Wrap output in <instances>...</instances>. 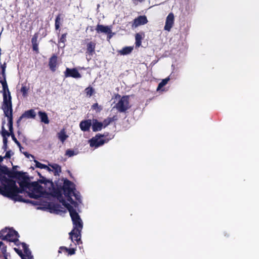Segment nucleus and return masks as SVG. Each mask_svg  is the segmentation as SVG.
<instances>
[{"label":"nucleus","instance_id":"nucleus-41","mask_svg":"<svg viewBox=\"0 0 259 259\" xmlns=\"http://www.w3.org/2000/svg\"><path fill=\"white\" fill-rule=\"evenodd\" d=\"M76 249L72 248H68L67 253L68 255H73L75 253Z\"/></svg>","mask_w":259,"mask_h":259},{"label":"nucleus","instance_id":"nucleus-16","mask_svg":"<svg viewBox=\"0 0 259 259\" xmlns=\"http://www.w3.org/2000/svg\"><path fill=\"white\" fill-rule=\"evenodd\" d=\"M38 37V33H35L34 34V35L32 36L31 39L32 50L34 52H35L36 54H38L39 53V49H38L39 43L37 40Z\"/></svg>","mask_w":259,"mask_h":259},{"label":"nucleus","instance_id":"nucleus-14","mask_svg":"<svg viewBox=\"0 0 259 259\" xmlns=\"http://www.w3.org/2000/svg\"><path fill=\"white\" fill-rule=\"evenodd\" d=\"M48 206L51 212H54L57 214L65 211L64 208L59 203H50Z\"/></svg>","mask_w":259,"mask_h":259},{"label":"nucleus","instance_id":"nucleus-5","mask_svg":"<svg viewBox=\"0 0 259 259\" xmlns=\"http://www.w3.org/2000/svg\"><path fill=\"white\" fill-rule=\"evenodd\" d=\"M6 175H7L9 178L17 179L18 182L24 181L27 176L26 172L13 169L10 170L7 166L3 165L0 168V179L3 177H6Z\"/></svg>","mask_w":259,"mask_h":259},{"label":"nucleus","instance_id":"nucleus-45","mask_svg":"<svg viewBox=\"0 0 259 259\" xmlns=\"http://www.w3.org/2000/svg\"><path fill=\"white\" fill-rule=\"evenodd\" d=\"M24 155L27 157L29 158L30 157H31L32 158L34 159V156L29 153H28L27 152H23Z\"/></svg>","mask_w":259,"mask_h":259},{"label":"nucleus","instance_id":"nucleus-4","mask_svg":"<svg viewBox=\"0 0 259 259\" xmlns=\"http://www.w3.org/2000/svg\"><path fill=\"white\" fill-rule=\"evenodd\" d=\"M19 185L24 192L26 189H28L29 192H28V195L30 198L37 199L42 196V187L37 182H29V179L27 176L26 179L22 182H18Z\"/></svg>","mask_w":259,"mask_h":259},{"label":"nucleus","instance_id":"nucleus-7","mask_svg":"<svg viewBox=\"0 0 259 259\" xmlns=\"http://www.w3.org/2000/svg\"><path fill=\"white\" fill-rule=\"evenodd\" d=\"M115 107L119 112H124L130 108L129 96H123L115 105Z\"/></svg>","mask_w":259,"mask_h":259},{"label":"nucleus","instance_id":"nucleus-8","mask_svg":"<svg viewBox=\"0 0 259 259\" xmlns=\"http://www.w3.org/2000/svg\"><path fill=\"white\" fill-rule=\"evenodd\" d=\"M62 189L65 196L72 195L75 190L74 184L67 179H64Z\"/></svg>","mask_w":259,"mask_h":259},{"label":"nucleus","instance_id":"nucleus-3","mask_svg":"<svg viewBox=\"0 0 259 259\" xmlns=\"http://www.w3.org/2000/svg\"><path fill=\"white\" fill-rule=\"evenodd\" d=\"M0 182L3 186V187L0 186V194L20 202H32L23 198L22 196L18 194L22 193L23 190L21 188L18 187L14 180L3 177L0 179Z\"/></svg>","mask_w":259,"mask_h":259},{"label":"nucleus","instance_id":"nucleus-36","mask_svg":"<svg viewBox=\"0 0 259 259\" xmlns=\"http://www.w3.org/2000/svg\"><path fill=\"white\" fill-rule=\"evenodd\" d=\"M76 154L77 153H75L74 150L70 149H67L65 152V155L69 157H72Z\"/></svg>","mask_w":259,"mask_h":259},{"label":"nucleus","instance_id":"nucleus-40","mask_svg":"<svg viewBox=\"0 0 259 259\" xmlns=\"http://www.w3.org/2000/svg\"><path fill=\"white\" fill-rule=\"evenodd\" d=\"M67 35V33H63L61 35L60 38H59V42H62L63 44H65V42L66 41V36Z\"/></svg>","mask_w":259,"mask_h":259},{"label":"nucleus","instance_id":"nucleus-29","mask_svg":"<svg viewBox=\"0 0 259 259\" xmlns=\"http://www.w3.org/2000/svg\"><path fill=\"white\" fill-rule=\"evenodd\" d=\"M84 92L87 96L89 97L92 96L95 93V89L91 87H88V88H85L84 90Z\"/></svg>","mask_w":259,"mask_h":259},{"label":"nucleus","instance_id":"nucleus-44","mask_svg":"<svg viewBox=\"0 0 259 259\" xmlns=\"http://www.w3.org/2000/svg\"><path fill=\"white\" fill-rule=\"evenodd\" d=\"M11 156V150H9V151H7L6 152V155L5 156H4V158H10Z\"/></svg>","mask_w":259,"mask_h":259},{"label":"nucleus","instance_id":"nucleus-23","mask_svg":"<svg viewBox=\"0 0 259 259\" xmlns=\"http://www.w3.org/2000/svg\"><path fill=\"white\" fill-rule=\"evenodd\" d=\"M143 33H137L135 35V46L136 48H139L141 46L142 40L144 37Z\"/></svg>","mask_w":259,"mask_h":259},{"label":"nucleus","instance_id":"nucleus-48","mask_svg":"<svg viewBox=\"0 0 259 259\" xmlns=\"http://www.w3.org/2000/svg\"><path fill=\"white\" fill-rule=\"evenodd\" d=\"M145 0H132L133 3L135 5H138V3L139 2H142L143 1H144Z\"/></svg>","mask_w":259,"mask_h":259},{"label":"nucleus","instance_id":"nucleus-56","mask_svg":"<svg viewBox=\"0 0 259 259\" xmlns=\"http://www.w3.org/2000/svg\"><path fill=\"white\" fill-rule=\"evenodd\" d=\"M3 166V165H2L1 164H0V168H1V167Z\"/></svg>","mask_w":259,"mask_h":259},{"label":"nucleus","instance_id":"nucleus-6","mask_svg":"<svg viewBox=\"0 0 259 259\" xmlns=\"http://www.w3.org/2000/svg\"><path fill=\"white\" fill-rule=\"evenodd\" d=\"M0 82L3 87V102L2 108L12 106V97L6 79H2Z\"/></svg>","mask_w":259,"mask_h":259},{"label":"nucleus","instance_id":"nucleus-47","mask_svg":"<svg viewBox=\"0 0 259 259\" xmlns=\"http://www.w3.org/2000/svg\"><path fill=\"white\" fill-rule=\"evenodd\" d=\"M23 118H25L24 116H23V114H22V115L20 116V117L18 119L17 121V124H18V125H19L20 122Z\"/></svg>","mask_w":259,"mask_h":259},{"label":"nucleus","instance_id":"nucleus-55","mask_svg":"<svg viewBox=\"0 0 259 259\" xmlns=\"http://www.w3.org/2000/svg\"><path fill=\"white\" fill-rule=\"evenodd\" d=\"M18 167V166H13V170H15L16 169V168Z\"/></svg>","mask_w":259,"mask_h":259},{"label":"nucleus","instance_id":"nucleus-49","mask_svg":"<svg viewBox=\"0 0 259 259\" xmlns=\"http://www.w3.org/2000/svg\"><path fill=\"white\" fill-rule=\"evenodd\" d=\"M3 144H8V137H3Z\"/></svg>","mask_w":259,"mask_h":259},{"label":"nucleus","instance_id":"nucleus-19","mask_svg":"<svg viewBox=\"0 0 259 259\" xmlns=\"http://www.w3.org/2000/svg\"><path fill=\"white\" fill-rule=\"evenodd\" d=\"M103 128V124L97 119H93L92 122V128L93 132H96L101 131Z\"/></svg>","mask_w":259,"mask_h":259},{"label":"nucleus","instance_id":"nucleus-37","mask_svg":"<svg viewBox=\"0 0 259 259\" xmlns=\"http://www.w3.org/2000/svg\"><path fill=\"white\" fill-rule=\"evenodd\" d=\"M35 163V167L37 168H39L41 169H44L45 167H47V165L42 164L36 160H34Z\"/></svg>","mask_w":259,"mask_h":259},{"label":"nucleus","instance_id":"nucleus-34","mask_svg":"<svg viewBox=\"0 0 259 259\" xmlns=\"http://www.w3.org/2000/svg\"><path fill=\"white\" fill-rule=\"evenodd\" d=\"M7 67L6 63H4L3 64L1 65V69L2 72L1 74L2 75L3 79H6V69Z\"/></svg>","mask_w":259,"mask_h":259},{"label":"nucleus","instance_id":"nucleus-13","mask_svg":"<svg viewBox=\"0 0 259 259\" xmlns=\"http://www.w3.org/2000/svg\"><path fill=\"white\" fill-rule=\"evenodd\" d=\"M148 22V21L146 16H139L134 20L132 24V27H137L140 25L146 24Z\"/></svg>","mask_w":259,"mask_h":259},{"label":"nucleus","instance_id":"nucleus-42","mask_svg":"<svg viewBox=\"0 0 259 259\" xmlns=\"http://www.w3.org/2000/svg\"><path fill=\"white\" fill-rule=\"evenodd\" d=\"M68 250V248L65 246H61L59 248L58 252L62 253V252H67Z\"/></svg>","mask_w":259,"mask_h":259},{"label":"nucleus","instance_id":"nucleus-11","mask_svg":"<svg viewBox=\"0 0 259 259\" xmlns=\"http://www.w3.org/2000/svg\"><path fill=\"white\" fill-rule=\"evenodd\" d=\"M64 76L66 78L73 77L75 78H78L81 77V74L79 73L77 69L75 68H66V70L64 72Z\"/></svg>","mask_w":259,"mask_h":259},{"label":"nucleus","instance_id":"nucleus-30","mask_svg":"<svg viewBox=\"0 0 259 259\" xmlns=\"http://www.w3.org/2000/svg\"><path fill=\"white\" fill-rule=\"evenodd\" d=\"M169 80L170 78L169 77H167L166 78L162 79V80L158 84L157 90L158 91L160 90L164 85H165Z\"/></svg>","mask_w":259,"mask_h":259},{"label":"nucleus","instance_id":"nucleus-54","mask_svg":"<svg viewBox=\"0 0 259 259\" xmlns=\"http://www.w3.org/2000/svg\"><path fill=\"white\" fill-rule=\"evenodd\" d=\"M4 158H5L4 157H3L2 156H0V162H2Z\"/></svg>","mask_w":259,"mask_h":259},{"label":"nucleus","instance_id":"nucleus-17","mask_svg":"<svg viewBox=\"0 0 259 259\" xmlns=\"http://www.w3.org/2000/svg\"><path fill=\"white\" fill-rule=\"evenodd\" d=\"M57 59L58 57L56 55L53 54L52 57L49 59V66L50 70L54 72L56 70L57 66Z\"/></svg>","mask_w":259,"mask_h":259},{"label":"nucleus","instance_id":"nucleus-33","mask_svg":"<svg viewBox=\"0 0 259 259\" xmlns=\"http://www.w3.org/2000/svg\"><path fill=\"white\" fill-rule=\"evenodd\" d=\"M28 90H29V88H28L26 85H22V86L20 89V92L22 93V96L24 97H26L27 96Z\"/></svg>","mask_w":259,"mask_h":259},{"label":"nucleus","instance_id":"nucleus-51","mask_svg":"<svg viewBox=\"0 0 259 259\" xmlns=\"http://www.w3.org/2000/svg\"><path fill=\"white\" fill-rule=\"evenodd\" d=\"M3 148L5 151H6L8 148V144H3Z\"/></svg>","mask_w":259,"mask_h":259},{"label":"nucleus","instance_id":"nucleus-28","mask_svg":"<svg viewBox=\"0 0 259 259\" xmlns=\"http://www.w3.org/2000/svg\"><path fill=\"white\" fill-rule=\"evenodd\" d=\"M5 123V121L2 122L1 135L3 137H9L10 136V134H11V131L8 132L5 129L4 127Z\"/></svg>","mask_w":259,"mask_h":259},{"label":"nucleus","instance_id":"nucleus-25","mask_svg":"<svg viewBox=\"0 0 259 259\" xmlns=\"http://www.w3.org/2000/svg\"><path fill=\"white\" fill-rule=\"evenodd\" d=\"M23 116L27 118L34 119L36 116V113L33 109H30L25 111L23 113Z\"/></svg>","mask_w":259,"mask_h":259},{"label":"nucleus","instance_id":"nucleus-10","mask_svg":"<svg viewBox=\"0 0 259 259\" xmlns=\"http://www.w3.org/2000/svg\"><path fill=\"white\" fill-rule=\"evenodd\" d=\"M103 137H104V135H101L100 134H97L95 137L92 138L90 140V146L91 147H94L95 148H98L103 145L105 143V140L101 139V138Z\"/></svg>","mask_w":259,"mask_h":259},{"label":"nucleus","instance_id":"nucleus-12","mask_svg":"<svg viewBox=\"0 0 259 259\" xmlns=\"http://www.w3.org/2000/svg\"><path fill=\"white\" fill-rule=\"evenodd\" d=\"M175 17L172 13H170L166 18L165 24L164 27L165 30L169 31L174 24Z\"/></svg>","mask_w":259,"mask_h":259},{"label":"nucleus","instance_id":"nucleus-50","mask_svg":"<svg viewBox=\"0 0 259 259\" xmlns=\"http://www.w3.org/2000/svg\"><path fill=\"white\" fill-rule=\"evenodd\" d=\"M17 133H18V138L20 139H21V137H23L24 138H25V137H23V135L22 134V133L20 131H18Z\"/></svg>","mask_w":259,"mask_h":259},{"label":"nucleus","instance_id":"nucleus-46","mask_svg":"<svg viewBox=\"0 0 259 259\" xmlns=\"http://www.w3.org/2000/svg\"><path fill=\"white\" fill-rule=\"evenodd\" d=\"M72 195L75 197V199L77 200H78V201L79 200L80 197V195L76 193L74 191L73 193H72Z\"/></svg>","mask_w":259,"mask_h":259},{"label":"nucleus","instance_id":"nucleus-21","mask_svg":"<svg viewBox=\"0 0 259 259\" xmlns=\"http://www.w3.org/2000/svg\"><path fill=\"white\" fill-rule=\"evenodd\" d=\"M0 259H8L9 253L7 251V246L3 242H0Z\"/></svg>","mask_w":259,"mask_h":259},{"label":"nucleus","instance_id":"nucleus-27","mask_svg":"<svg viewBox=\"0 0 259 259\" xmlns=\"http://www.w3.org/2000/svg\"><path fill=\"white\" fill-rule=\"evenodd\" d=\"M53 168V172L55 176H59L61 172V166L57 164H49Z\"/></svg>","mask_w":259,"mask_h":259},{"label":"nucleus","instance_id":"nucleus-53","mask_svg":"<svg viewBox=\"0 0 259 259\" xmlns=\"http://www.w3.org/2000/svg\"><path fill=\"white\" fill-rule=\"evenodd\" d=\"M55 29L56 30H58V29H59V28H60V24H55Z\"/></svg>","mask_w":259,"mask_h":259},{"label":"nucleus","instance_id":"nucleus-20","mask_svg":"<svg viewBox=\"0 0 259 259\" xmlns=\"http://www.w3.org/2000/svg\"><path fill=\"white\" fill-rule=\"evenodd\" d=\"M96 30L97 33H104L109 34L111 33V30L108 26H104L98 24L96 28Z\"/></svg>","mask_w":259,"mask_h":259},{"label":"nucleus","instance_id":"nucleus-52","mask_svg":"<svg viewBox=\"0 0 259 259\" xmlns=\"http://www.w3.org/2000/svg\"><path fill=\"white\" fill-rule=\"evenodd\" d=\"M44 169L47 170L48 171H50V172L53 171V170L51 169V168L47 165V167H45Z\"/></svg>","mask_w":259,"mask_h":259},{"label":"nucleus","instance_id":"nucleus-9","mask_svg":"<svg viewBox=\"0 0 259 259\" xmlns=\"http://www.w3.org/2000/svg\"><path fill=\"white\" fill-rule=\"evenodd\" d=\"M4 115L8 118V125L9 127V131H13V109L12 106L3 107Z\"/></svg>","mask_w":259,"mask_h":259},{"label":"nucleus","instance_id":"nucleus-18","mask_svg":"<svg viewBox=\"0 0 259 259\" xmlns=\"http://www.w3.org/2000/svg\"><path fill=\"white\" fill-rule=\"evenodd\" d=\"M96 44L94 41H90L87 44L86 54L93 56L95 54Z\"/></svg>","mask_w":259,"mask_h":259},{"label":"nucleus","instance_id":"nucleus-22","mask_svg":"<svg viewBox=\"0 0 259 259\" xmlns=\"http://www.w3.org/2000/svg\"><path fill=\"white\" fill-rule=\"evenodd\" d=\"M38 115L40 117L41 122L45 124L49 123L50 120L49 119L47 114L45 112L39 111L38 112Z\"/></svg>","mask_w":259,"mask_h":259},{"label":"nucleus","instance_id":"nucleus-38","mask_svg":"<svg viewBox=\"0 0 259 259\" xmlns=\"http://www.w3.org/2000/svg\"><path fill=\"white\" fill-rule=\"evenodd\" d=\"M71 196L72 195H69L68 196H65V197H67V200L70 202L71 204L73 205L75 207H76L78 205L77 203L73 200Z\"/></svg>","mask_w":259,"mask_h":259},{"label":"nucleus","instance_id":"nucleus-15","mask_svg":"<svg viewBox=\"0 0 259 259\" xmlns=\"http://www.w3.org/2000/svg\"><path fill=\"white\" fill-rule=\"evenodd\" d=\"M92 121L91 119L83 120L80 121L79 127L83 132H89L92 126Z\"/></svg>","mask_w":259,"mask_h":259},{"label":"nucleus","instance_id":"nucleus-26","mask_svg":"<svg viewBox=\"0 0 259 259\" xmlns=\"http://www.w3.org/2000/svg\"><path fill=\"white\" fill-rule=\"evenodd\" d=\"M133 50L132 47H125L119 51V53L122 55L130 54Z\"/></svg>","mask_w":259,"mask_h":259},{"label":"nucleus","instance_id":"nucleus-2","mask_svg":"<svg viewBox=\"0 0 259 259\" xmlns=\"http://www.w3.org/2000/svg\"><path fill=\"white\" fill-rule=\"evenodd\" d=\"M59 201L67 209L72 221L73 229L69 233V238L72 242L75 241L79 245L82 243L81 241V232L83 228L82 220L76 210L64 199L61 198Z\"/></svg>","mask_w":259,"mask_h":259},{"label":"nucleus","instance_id":"nucleus-39","mask_svg":"<svg viewBox=\"0 0 259 259\" xmlns=\"http://www.w3.org/2000/svg\"><path fill=\"white\" fill-rule=\"evenodd\" d=\"M39 182L41 184H45L47 185L48 183L50 185V186H53V183L51 181L46 179L45 178H42V179L39 180Z\"/></svg>","mask_w":259,"mask_h":259},{"label":"nucleus","instance_id":"nucleus-43","mask_svg":"<svg viewBox=\"0 0 259 259\" xmlns=\"http://www.w3.org/2000/svg\"><path fill=\"white\" fill-rule=\"evenodd\" d=\"M60 16H61V15L60 14H59L57 16V17H56V19H55V24H60Z\"/></svg>","mask_w":259,"mask_h":259},{"label":"nucleus","instance_id":"nucleus-1","mask_svg":"<svg viewBox=\"0 0 259 259\" xmlns=\"http://www.w3.org/2000/svg\"><path fill=\"white\" fill-rule=\"evenodd\" d=\"M19 237L18 233L13 228L10 229L5 228L0 231L1 239L9 242H14L17 246L21 245L24 253L19 248H14V249L22 259H34L31 252L29 249L28 245L24 242H20L18 240ZM0 242L2 241H0Z\"/></svg>","mask_w":259,"mask_h":259},{"label":"nucleus","instance_id":"nucleus-31","mask_svg":"<svg viewBox=\"0 0 259 259\" xmlns=\"http://www.w3.org/2000/svg\"><path fill=\"white\" fill-rule=\"evenodd\" d=\"M115 116L113 117H108L106 119H105L102 123L103 124V127L105 128L109 124H110L112 121H114V118Z\"/></svg>","mask_w":259,"mask_h":259},{"label":"nucleus","instance_id":"nucleus-32","mask_svg":"<svg viewBox=\"0 0 259 259\" xmlns=\"http://www.w3.org/2000/svg\"><path fill=\"white\" fill-rule=\"evenodd\" d=\"M10 136H11L12 140L13 141L17 144V145L19 147L20 150L21 151V149L23 148V147L21 146V144L20 142L17 140V139L16 138L14 134V131H11V134H10Z\"/></svg>","mask_w":259,"mask_h":259},{"label":"nucleus","instance_id":"nucleus-35","mask_svg":"<svg viewBox=\"0 0 259 259\" xmlns=\"http://www.w3.org/2000/svg\"><path fill=\"white\" fill-rule=\"evenodd\" d=\"M91 108L93 110H96V112H100L102 110V108L101 106H99L97 103H94L92 106Z\"/></svg>","mask_w":259,"mask_h":259},{"label":"nucleus","instance_id":"nucleus-24","mask_svg":"<svg viewBox=\"0 0 259 259\" xmlns=\"http://www.w3.org/2000/svg\"><path fill=\"white\" fill-rule=\"evenodd\" d=\"M57 136L62 143H63L68 137L64 129L61 130L60 132L57 134Z\"/></svg>","mask_w":259,"mask_h":259}]
</instances>
